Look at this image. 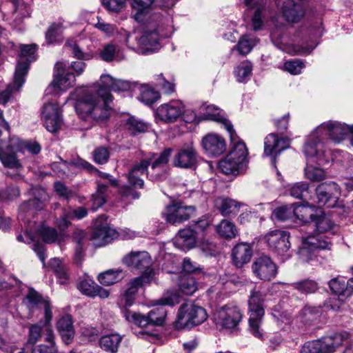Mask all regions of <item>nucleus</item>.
I'll return each mask as SVG.
<instances>
[{"mask_svg": "<svg viewBox=\"0 0 353 353\" xmlns=\"http://www.w3.org/2000/svg\"><path fill=\"white\" fill-rule=\"evenodd\" d=\"M305 67L304 63L299 59H292L284 63L283 70L289 73L296 75L301 72Z\"/></svg>", "mask_w": 353, "mask_h": 353, "instance_id": "bf43d9fd", "label": "nucleus"}, {"mask_svg": "<svg viewBox=\"0 0 353 353\" xmlns=\"http://www.w3.org/2000/svg\"><path fill=\"white\" fill-rule=\"evenodd\" d=\"M154 0H132V6L133 9L137 12L134 14V19L137 21H141L142 20L141 18V14L147 11L150 8Z\"/></svg>", "mask_w": 353, "mask_h": 353, "instance_id": "603ef678", "label": "nucleus"}, {"mask_svg": "<svg viewBox=\"0 0 353 353\" xmlns=\"http://www.w3.org/2000/svg\"><path fill=\"white\" fill-rule=\"evenodd\" d=\"M85 236V232L80 229H76L73 233V241L77 243L75 260L80 263L82 259V240Z\"/></svg>", "mask_w": 353, "mask_h": 353, "instance_id": "4d7b16f0", "label": "nucleus"}, {"mask_svg": "<svg viewBox=\"0 0 353 353\" xmlns=\"http://www.w3.org/2000/svg\"><path fill=\"white\" fill-rule=\"evenodd\" d=\"M43 303L45 322H39L30 327L26 347H28L30 345L34 346L42 338L48 343H52L54 340V333L50 325L52 317L50 304L48 302H44Z\"/></svg>", "mask_w": 353, "mask_h": 353, "instance_id": "6e6552de", "label": "nucleus"}, {"mask_svg": "<svg viewBox=\"0 0 353 353\" xmlns=\"http://www.w3.org/2000/svg\"><path fill=\"white\" fill-rule=\"evenodd\" d=\"M194 211V206L185 205L182 203H172L166 207L163 216L168 223L176 225L189 219Z\"/></svg>", "mask_w": 353, "mask_h": 353, "instance_id": "dca6fc26", "label": "nucleus"}, {"mask_svg": "<svg viewBox=\"0 0 353 353\" xmlns=\"http://www.w3.org/2000/svg\"><path fill=\"white\" fill-rule=\"evenodd\" d=\"M21 56L14 72V84L17 88L21 87L25 82V76L29 69V64L33 61L37 46L35 44L21 45Z\"/></svg>", "mask_w": 353, "mask_h": 353, "instance_id": "9d476101", "label": "nucleus"}, {"mask_svg": "<svg viewBox=\"0 0 353 353\" xmlns=\"http://www.w3.org/2000/svg\"><path fill=\"white\" fill-rule=\"evenodd\" d=\"M117 237L116 230L106 225L97 227L92 234L93 243L97 247L103 246Z\"/></svg>", "mask_w": 353, "mask_h": 353, "instance_id": "cd10ccee", "label": "nucleus"}, {"mask_svg": "<svg viewBox=\"0 0 353 353\" xmlns=\"http://www.w3.org/2000/svg\"><path fill=\"white\" fill-rule=\"evenodd\" d=\"M148 319L150 324L161 325L165 321L167 311L163 307H157L152 310L148 314Z\"/></svg>", "mask_w": 353, "mask_h": 353, "instance_id": "3c124183", "label": "nucleus"}, {"mask_svg": "<svg viewBox=\"0 0 353 353\" xmlns=\"http://www.w3.org/2000/svg\"><path fill=\"white\" fill-rule=\"evenodd\" d=\"M312 223H314L319 234L303 238L302 245L299 249V254L300 259L305 262L312 260L319 250L330 249V243L327 241L325 236L321 234L328 232L334 226L330 218L320 209L317 210V216Z\"/></svg>", "mask_w": 353, "mask_h": 353, "instance_id": "20e7f679", "label": "nucleus"}, {"mask_svg": "<svg viewBox=\"0 0 353 353\" xmlns=\"http://www.w3.org/2000/svg\"><path fill=\"white\" fill-rule=\"evenodd\" d=\"M180 301L181 296L177 292L168 290L160 299L154 301V305L173 306L179 303Z\"/></svg>", "mask_w": 353, "mask_h": 353, "instance_id": "79ce46f5", "label": "nucleus"}, {"mask_svg": "<svg viewBox=\"0 0 353 353\" xmlns=\"http://www.w3.org/2000/svg\"><path fill=\"white\" fill-rule=\"evenodd\" d=\"M63 30V24L60 22L53 23L46 33V39L48 43H54L59 41Z\"/></svg>", "mask_w": 353, "mask_h": 353, "instance_id": "49530a36", "label": "nucleus"}, {"mask_svg": "<svg viewBox=\"0 0 353 353\" xmlns=\"http://www.w3.org/2000/svg\"><path fill=\"white\" fill-rule=\"evenodd\" d=\"M290 139L279 137L275 133H270L264 139V154L266 156H275L290 147Z\"/></svg>", "mask_w": 353, "mask_h": 353, "instance_id": "5701e85b", "label": "nucleus"}, {"mask_svg": "<svg viewBox=\"0 0 353 353\" xmlns=\"http://www.w3.org/2000/svg\"><path fill=\"white\" fill-rule=\"evenodd\" d=\"M319 210L320 208L311 205H296V204H295L294 218L305 223H312L317 216V210Z\"/></svg>", "mask_w": 353, "mask_h": 353, "instance_id": "473e14b6", "label": "nucleus"}, {"mask_svg": "<svg viewBox=\"0 0 353 353\" xmlns=\"http://www.w3.org/2000/svg\"><path fill=\"white\" fill-rule=\"evenodd\" d=\"M289 192L296 199H306L309 196V184L306 182L296 183L290 188Z\"/></svg>", "mask_w": 353, "mask_h": 353, "instance_id": "a18cd8bd", "label": "nucleus"}, {"mask_svg": "<svg viewBox=\"0 0 353 353\" xmlns=\"http://www.w3.org/2000/svg\"><path fill=\"white\" fill-rule=\"evenodd\" d=\"M183 114L187 115L184 119L186 122H192L195 119L196 114L192 111L185 112L184 105L179 100H171L161 104L156 110L157 119L165 123L176 121Z\"/></svg>", "mask_w": 353, "mask_h": 353, "instance_id": "1a4fd4ad", "label": "nucleus"}, {"mask_svg": "<svg viewBox=\"0 0 353 353\" xmlns=\"http://www.w3.org/2000/svg\"><path fill=\"white\" fill-rule=\"evenodd\" d=\"M57 329L65 341H70L74 334L71 316L65 315L61 317L57 322Z\"/></svg>", "mask_w": 353, "mask_h": 353, "instance_id": "e433bc0d", "label": "nucleus"}, {"mask_svg": "<svg viewBox=\"0 0 353 353\" xmlns=\"http://www.w3.org/2000/svg\"><path fill=\"white\" fill-rule=\"evenodd\" d=\"M152 279L153 272L150 270L148 275L147 273L142 274L140 276L132 280L128 285V288L121 296L119 304L124 307L132 306L134 302L138 289L145 284L150 283Z\"/></svg>", "mask_w": 353, "mask_h": 353, "instance_id": "f3484780", "label": "nucleus"}, {"mask_svg": "<svg viewBox=\"0 0 353 353\" xmlns=\"http://www.w3.org/2000/svg\"><path fill=\"white\" fill-rule=\"evenodd\" d=\"M79 289L83 294L89 296H99L101 299H105L110 295V292L108 290L103 288L89 279L81 281L79 284Z\"/></svg>", "mask_w": 353, "mask_h": 353, "instance_id": "c756f323", "label": "nucleus"}, {"mask_svg": "<svg viewBox=\"0 0 353 353\" xmlns=\"http://www.w3.org/2000/svg\"><path fill=\"white\" fill-rule=\"evenodd\" d=\"M110 153L105 147L96 148L93 152V159L98 164H104L107 163L109 159Z\"/></svg>", "mask_w": 353, "mask_h": 353, "instance_id": "680f3d73", "label": "nucleus"}, {"mask_svg": "<svg viewBox=\"0 0 353 353\" xmlns=\"http://www.w3.org/2000/svg\"><path fill=\"white\" fill-rule=\"evenodd\" d=\"M264 2L261 1L259 3V7L256 8L252 18V28L254 30H259L262 25H263V21L261 19V11L263 8Z\"/></svg>", "mask_w": 353, "mask_h": 353, "instance_id": "338daca9", "label": "nucleus"}, {"mask_svg": "<svg viewBox=\"0 0 353 353\" xmlns=\"http://www.w3.org/2000/svg\"><path fill=\"white\" fill-rule=\"evenodd\" d=\"M54 187L55 192L60 196L63 197L67 200L72 198L74 194V192L72 190L68 189L64 184L61 182H55Z\"/></svg>", "mask_w": 353, "mask_h": 353, "instance_id": "69168bd1", "label": "nucleus"}, {"mask_svg": "<svg viewBox=\"0 0 353 353\" xmlns=\"http://www.w3.org/2000/svg\"><path fill=\"white\" fill-rule=\"evenodd\" d=\"M200 110L204 112L205 118L206 119H210L223 123L230 136H232V133L234 132L233 126L225 118L224 112L222 110L214 105L206 104H203Z\"/></svg>", "mask_w": 353, "mask_h": 353, "instance_id": "393cba45", "label": "nucleus"}, {"mask_svg": "<svg viewBox=\"0 0 353 353\" xmlns=\"http://www.w3.org/2000/svg\"><path fill=\"white\" fill-rule=\"evenodd\" d=\"M160 98L159 92L148 85H141L139 99L147 105L155 103Z\"/></svg>", "mask_w": 353, "mask_h": 353, "instance_id": "ea45409f", "label": "nucleus"}, {"mask_svg": "<svg viewBox=\"0 0 353 353\" xmlns=\"http://www.w3.org/2000/svg\"><path fill=\"white\" fill-rule=\"evenodd\" d=\"M348 337L347 332L334 333L318 340L307 341L302 346L300 353H334Z\"/></svg>", "mask_w": 353, "mask_h": 353, "instance_id": "0eeeda50", "label": "nucleus"}, {"mask_svg": "<svg viewBox=\"0 0 353 353\" xmlns=\"http://www.w3.org/2000/svg\"><path fill=\"white\" fill-rule=\"evenodd\" d=\"M329 286L333 293L338 294L339 299L343 300L345 297V280H339L338 278L333 279L330 281Z\"/></svg>", "mask_w": 353, "mask_h": 353, "instance_id": "052dcab7", "label": "nucleus"}, {"mask_svg": "<svg viewBox=\"0 0 353 353\" xmlns=\"http://www.w3.org/2000/svg\"><path fill=\"white\" fill-rule=\"evenodd\" d=\"M122 278L123 274L121 270H109L101 273L98 276V281L103 285H111L121 281Z\"/></svg>", "mask_w": 353, "mask_h": 353, "instance_id": "4c0bfd02", "label": "nucleus"}, {"mask_svg": "<svg viewBox=\"0 0 353 353\" xmlns=\"http://www.w3.org/2000/svg\"><path fill=\"white\" fill-rule=\"evenodd\" d=\"M26 299L32 307L40 303L44 307V302H48L50 304L48 301L43 300L41 296L33 289L29 290L26 296Z\"/></svg>", "mask_w": 353, "mask_h": 353, "instance_id": "774afa93", "label": "nucleus"}, {"mask_svg": "<svg viewBox=\"0 0 353 353\" xmlns=\"http://www.w3.org/2000/svg\"><path fill=\"white\" fill-rule=\"evenodd\" d=\"M350 132L351 145L353 146V126H348L337 121H327L319 125L310 135L304 146V152L307 157L316 158L319 164L322 163L323 156V143L330 139L334 143L342 141Z\"/></svg>", "mask_w": 353, "mask_h": 353, "instance_id": "f03ea898", "label": "nucleus"}, {"mask_svg": "<svg viewBox=\"0 0 353 353\" xmlns=\"http://www.w3.org/2000/svg\"><path fill=\"white\" fill-rule=\"evenodd\" d=\"M49 345H38L31 348V353H57V349L55 346L54 340Z\"/></svg>", "mask_w": 353, "mask_h": 353, "instance_id": "0e129e2a", "label": "nucleus"}, {"mask_svg": "<svg viewBox=\"0 0 353 353\" xmlns=\"http://www.w3.org/2000/svg\"><path fill=\"white\" fill-rule=\"evenodd\" d=\"M258 42L259 39L253 36L243 35L240 38L236 48L240 54L246 55Z\"/></svg>", "mask_w": 353, "mask_h": 353, "instance_id": "58836bf2", "label": "nucleus"}, {"mask_svg": "<svg viewBox=\"0 0 353 353\" xmlns=\"http://www.w3.org/2000/svg\"><path fill=\"white\" fill-rule=\"evenodd\" d=\"M115 80L109 74H103L100 85L92 88H77L70 93L68 99L76 101L74 108L81 119L104 121L110 117L112 112L110 90Z\"/></svg>", "mask_w": 353, "mask_h": 353, "instance_id": "f257e3e1", "label": "nucleus"}, {"mask_svg": "<svg viewBox=\"0 0 353 353\" xmlns=\"http://www.w3.org/2000/svg\"><path fill=\"white\" fill-rule=\"evenodd\" d=\"M248 155V148L245 143L242 141H237L234 143L231 150L228 154V156L237 161L239 163H241L243 166H245L247 163Z\"/></svg>", "mask_w": 353, "mask_h": 353, "instance_id": "c9c22d12", "label": "nucleus"}, {"mask_svg": "<svg viewBox=\"0 0 353 353\" xmlns=\"http://www.w3.org/2000/svg\"><path fill=\"white\" fill-rule=\"evenodd\" d=\"M39 234L43 241L47 243H52L59 240L58 232L53 228L42 226Z\"/></svg>", "mask_w": 353, "mask_h": 353, "instance_id": "13d9d810", "label": "nucleus"}, {"mask_svg": "<svg viewBox=\"0 0 353 353\" xmlns=\"http://www.w3.org/2000/svg\"><path fill=\"white\" fill-rule=\"evenodd\" d=\"M289 233L279 230L268 232L264 239L270 248L281 254L287 252L290 248Z\"/></svg>", "mask_w": 353, "mask_h": 353, "instance_id": "aec40b11", "label": "nucleus"}, {"mask_svg": "<svg viewBox=\"0 0 353 353\" xmlns=\"http://www.w3.org/2000/svg\"><path fill=\"white\" fill-rule=\"evenodd\" d=\"M19 146L20 139L17 137L10 138L6 148L0 146V161L5 167L15 170L22 168V165L16 155L20 150Z\"/></svg>", "mask_w": 353, "mask_h": 353, "instance_id": "a211bd4d", "label": "nucleus"}, {"mask_svg": "<svg viewBox=\"0 0 353 353\" xmlns=\"http://www.w3.org/2000/svg\"><path fill=\"white\" fill-rule=\"evenodd\" d=\"M124 316L127 321L132 322L140 327H145L150 324L148 319V315L145 316L140 313L126 310L124 312Z\"/></svg>", "mask_w": 353, "mask_h": 353, "instance_id": "de8ad7c7", "label": "nucleus"}, {"mask_svg": "<svg viewBox=\"0 0 353 353\" xmlns=\"http://www.w3.org/2000/svg\"><path fill=\"white\" fill-rule=\"evenodd\" d=\"M181 292L185 294L191 295L197 290V283L192 276L182 278L179 283Z\"/></svg>", "mask_w": 353, "mask_h": 353, "instance_id": "5fc2aeb1", "label": "nucleus"}, {"mask_svg": "<svg viewBox=\"0 0 353 353\" xmlns=\"http://www.w3.org/2000/svg\"><path fill=\"white\" fill-rule=\"evenodd\" d=\"M201 145L205 153L212 157L219 156L226 150L224 138L215 133H209L203 137Z\"/></svg>", "mask_w": 353, "mask_h": 353, "instance_id": "4be33fe9", "label": "nucleus"}, {"mask_svg": "<svg viewBox=\"0 0 353 353\" xmlns=\"http://www.w3.org/2000/svg\"><path fill=\"white\" fill-rule=\"evenodd\" d=\"M137 43L142 54L154 52L160 47L158 33L156 31L145 32L138 39Z\"/></svg>", "mask_w": 353, "mask_h": 353, "instance_id": "a878e982", "label": "nucleus"}, {"mask_svg": "<svg viewBox=\"0 0 353 353\" xmlns=\"http://www.w3.org/2000/svg\"><path fill=\"white\" fill-rule=\"evenodd\" d=\"M276 3L288 22H297L305 15L304 0H276Z\"/></svg>", "mask_w": 353, "mask_h": 353, "instance_id": "ddd939ff", "label": "nucleus"}, {"mask_svg": "<svg viewBox=\"0 0 353 353\" xmlns=\"http://www.w3.org/2000/svg\"><path fill=\"white\" fill-rule=\"evenodd\" d=\"M294 206L295 203L279 207L274 210L273 214L280 221L291 219L294 217Z\"/></svg>", "mask_w": 353, "mask_h": 353, "instance_id": "8fccbe9b", "label": "nucleus"}, {"mask_svg": "<svg viewBox=\"0 0 353 353\" xmlns=\"http://www.w3.org/2000/svg\"><path fill=\"white\" fill-rule=\"evenodd\" d=\"M305 176L312 182H319L325 179V172L322 168L307 164L305 168Z\"/></svg>", "mask_w": 353, "mask_h": 353, "instance_id": "c03bdc74", "label": "nucleus"}, {"mask_svg": "<svg viewBox=\"0 0 353 353\" xmlns=\"http://www.w3.org/2000/svg\"><path fill=\"white\" fill-rule=\"evenodd\" d=\"M316 193L319 205L327 208L336 206L341 196L340 188L334 182L319 185L316 189Z\"/></svg>", "mask_w": 353, "mask_h": 353, "instance_id": "4468645a", "label": "nucleus"}, {"mask_svg": "<svg viewBox=\"0 0 353 353\" xmlns=\"http://www.w3.org/2000/svg\"><path fill=\"white\" fill-rule=\"evenodd\" d=\"M221 214L224 216L236 215L243 203L230 198H219L216 201Z\"/></svg>", "mask_w": 353, "mask_h": 353, "instance_id": "2f4dec72", "label": "nucleus"}, {"mask_svg": "<svg viewBox=\"0 0 353 353\" xmlns=\"http://www.w3.org/2000/svg\"><path fill=\"white\" fill-rule=\"evenodd\" d=\"M41 120L46 130L50 132H58L63 125L62 111L56 103H48L43 107Z\"/></svg>", "mask_w": 353, "mask_h": 353, "instance_id": "f8f14e48", "label": "nucleus"}, {"mask_svg": "<svg viewBox=\"0 0 353 353\" xmlns=\"http://www.w3.org/2000/svg\"><path fill=\"white\" fill-rule=\"evenodd\" d=\"M126 127L132 134L135 135L148 131L150 124L135 117H130L126 123Z\"/></svg>", "mask_w": 353, "mask_h": 353, "instance_id": "37998d69", "label": "nucleus"}, {"mask_svg": "<svg viewBox=\"0 0 353 353\" xmlns=\"http://www.w3.org/2000/svg\"><path fill=\"white\" fill-rule=\"evenodd\" d=\"M55 68L56 74L50 84V87H52L55 92L65 91L74 85L75 77L73 73L66 71L65 65L63 63H57Z\"/></svg>", "mask_w": 353, "mask_h": 353, "instance_id": "6ab92c4d", "label": "nucleus"}, {"mask_svg": "<svg viewBox=\"0 0 353 353\" xmlns=\"http://www.w3.org/2000/svg\"><path fill=\"white\" fill-rule=\"evenodd\" d=\"M122 262L129 268L143 271V274L147 273L148 275L151 270L153 272V276H154V271L151 268L152 258L149 253L145 251L130 252L123 257Z\"/></svg>", "mask_w": 353, "mask_h": 353, "instance_id": "2eb2a0df", "label": "nucleus"}, {"mask_svg": "<svg viewBox=\"0 0 353 353\" xmlns=\"http://www.w3.org/2000/svg\"><path fill=\"white\" fill-rule=\"evenodd\" d=\"M232 256L235 266L241 268L244 264L250 261L252 256V250L248 244L239 243L233 248Z\"/></svg>", "mask_w": 353, "mask_h": 353, "instance_id": "c85d7f7f", "label": "nucleus"}, {"mask_svg": "<svg viewBox=\"0 0 353 353\" xmlns=\"http://www.w3.org/2000/svg\"><path fill=\"white\" fill-rule=\"evenodd\" d=\"M201 239L197 235V231L192 228H185L179 232L174 243L176 246L185 249H190L195 246L196 242Z\"/></svg>", "mask_w": 353, "mask_h": 353, "instance_id": "bb28decb", "label": "nucleus"}, {"mask_svg": "<svg viewBox=\"0 0 353 353\" xmlns=\"http://www.w3.org/2000/svg\"><path fill=\"white\" fill-rule=\"evenodd\" d=\"M197 159V153L192 145H188L180 150L173 159V164L175 167L181 168H190L193 167Z\"/></svg>", "mask_w": 353, "mask_h": 353, "instance_id": "b1692460", "label": "nucleus"}, {"mask_svg": "<svg viewBox=\"0 0 353 353\" xmlns=\"http://www.w3.org/2000/svg\"><path fill=\"white\" fill-rule=\"evenodd\" d=\"M171 153L172 150L166 148L159 156L152 153L147 159L135 163L128 174L129 183L134 188H143L144 181L141 176L144 174H146L152 181L160 179L164 173V167L168 163Z\"/></svg>", "mask_w": 353, "mask_h": 353, "instance_id": "7ed1b4c3", "label": "nucleus"}, {"mask_svg": "<svg viewBox=\"0 0 353 353\" xmlns=\"http://www.w3.org/2000/svg\"><path fill=\"white\" fill-rule=\"evenodd\" d=\"M216 232L219 235L226 239L234 238L237 234V230L232 222L223 220L216 226Z\"/></svg>", "mask_w": 353, "mask_h": 353, "instance_id": "a19ab883", "label": "nucleus"}, {"mask_svg": "<svg viewBox=\"0 0 353 353\" xmlns=\"http://www.w3.org/2000/svg\"><path fill=\"white\" fill-rule=\"evenodd\" d=\"M122 337L118 334H110L102 336L99 340L101 349L105 352L116 353L119 350Z\"/></svg>", "mask_w": 353, "mask_h": 353, "instance_id": "72a5a7b5", "label": "nucleus"}, {"mask_svg": "<svg viewBox=\"0 0 353 353\" xmlns=\"http://www.w3.org/2000/svg\"><path fill=\"white\" fill-rule=\"evenodd\" d=\"M252 271L260 279L270 281L275 277L277 269L270 257L262 256L252 264Z\"/></svg>", "mask_w": 353, "mask_h": 353, "instance_id": "412c9836", "label": "nucleus"}, {"mask_svg": "<svg viewBox=\"0 0 353 353\" xmlns=\"http://www.w3.org/2000/svg\"><path fill=\"white\" fill-rule=\"evenodd\" d=\"M293 288L301 293L309 294L314 293L318 289L317 283L312 280H303L293 283Z\"/></svg>", "mask_w": 353, "mask_h": 353, "instance_id": "864d4df0", "label": "nucleus"}, {"mask_svg": "<svg viewBox=\"0 0 353 353\" xmlns=\"http://www.w3.org/2000/svg\"><path fill=\"white\" fill-rule=\"evenodd\" d=\"M265 294L255 289L251 292L248 300L249 332L256 338L262 339L264 331L262 327L265 314Z\"/></svg>", "mask_w": 353, "mask_h": 353, "instance_id": "39448f33", "label": "nucleus"}, {"mask_svg": "<svg viewBox=\"0 0 353 353\" xmlns=\"http://www.w3.org/2000/svg\"><path fill=\"white\" fill-rule=\"evenodd\" d=\"M214 320L221 327L234 329L242 320V314L236 306L225 305L214 312Z\"/></svg>", "mask_w": 353, "mask_h": 353, "instance_id": "9b49d317", "label": "nucleus"}, {"mask_svg": "<svg viewBox=\"0 0 353 353\" xmlns=\"http://www.w3.org/2000/svg\"><path fill=\"white\" fill-rule=\"evenodd\" d=\"M207 318L204 308L192 303H185L179 308L174 327L177 330L190 328L201 324Z\"/></svg>", "mask_w": 353, "mask_h": 353, "instance_id": "423d86ee", "label": "nucleus"}, {"mask_svg": "<svg viewBox=\"0 0 353 353\" xmlns=\"http://www.w3.org/2000/svg\"><path fill=\"white\" fill-rule=\"evenodd\" d=\"M50 266L54 270L58 278L61 280L60 283H64L68 279L67 268L65 265L59 259L54 258L50 260Z\"/></svg>", "mask_w": 353, "mask_h": 353, "instance_id": "09e8293b", "label": "nucleus"}, {"mask_svg": "<svg viewBox=\"0 0 353 353\" xmlns=\"http://www.w3.org/2000/svg\"><path fill=\"white\" fill-rule=\"evenodd\" d=\"M70 220L72 218L68 209H63L62 214L57 219L55 223L60 230L64 231L70 225Z\"/></svg>", "mask_w": 353, "mask_h": 353, "instance_id": "e2e57ef3", "label": "nucleus"}, {"mask_svg": "<svg viewBox=\"0 0 353 353\" xmlns=\"http://www.w3.org/2000/svg\"><path fill=\"white\" fill-rule=\"evenodd\" d=\"M69 165L74 166L78 168H83L88 171L95 170L92 165L82 159H73L70 163L67 161L53 163L52 164V169L59 176H63L65 173V169L68 168Z\"/></svg>", "mask_w": 353, "mask_h": 353, "instance_id": "7c9ffc66", "label": "nucleus"}, {"mask_svg": "<svg viewBox=\"0 0 353 353\" xmlns=\"http://www.w3.org/2000/svg\"><path fill=\"white\" fill-rule=\"evenodd\" d=\"M245 166L239 163L237 161L226 156L219 163V170L225 174H236L244 168Z\"/></svg>", "mask_w": 353, "mask_h": 353, "instance_id": "f704fd0d", "label": "nucleus"}, {"mask_svg": "<svg viewBox=\"0 0 353 353\" xmlns=\"http://www.w3.org/2000/svg\"><path fill=\"white\" fill-rule=\"evenodd\" d=\"M252 65L250 62L241 63L235 70V74L239 82L245 81L251 76Z\"/></svg>", "mask_w": 353, "mask_h": 353, "instance_id": "6e6d98bb", "label": "nucleus"}]
</instances>
